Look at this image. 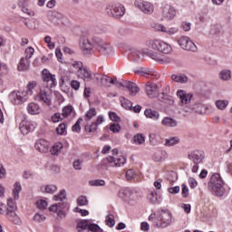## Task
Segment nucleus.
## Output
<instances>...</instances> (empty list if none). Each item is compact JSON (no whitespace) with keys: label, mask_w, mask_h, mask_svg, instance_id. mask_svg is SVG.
Masks as SVG:
<instances>
[{"label":"nucleus","mask_w":232,"mask_h":232,"mask_svg":"<svg viewBox=\"0 0 232 232\" xmlns=\"http://www.w3.org/2000/svg\"><path fill=\"white\" fill-rule=\"evenodd\" d=\"M158 101L166 106H173L175 104V100L173 96L168 94L167 92H159L156 96Z\"/></svg>","instance_id":"2eb2a0df"},{"label":"nucleus","mask_w":232,"mask_h":232,"mask_svg":"<svg viewBox=\"0 0 232 232\" xmlns=\"http://www.w3.org/2000/svg\"><path fill=\"white\" fill-rule=\"evenodd\" d=\"M180 142V139L179 137H170L165 140V146L171 147V146H177Z\"/></svg>","instance_id":"58836bf2"},{"label":"nucleus","mask_w":232,"mask_h":232,"mask_svg":"<svg viewBox=\"0 0 232 232\" xmlns=\"http://www.w3.org/2000/svg\"><path fill=\"white\" fill-rule=\"evenodd\" d=\"M121 106L122 108H124L125 110H131L133 103L131 102V101L122 97V99L121 100Z\"/></svg>","instance_id":"49530a36"},{"label":"nucleus","mask_w":232,"mask_h":232,"mask_svg":"<svg viewBox=\"0 0 232 232\" xmlns=\"http://www.w3.org/2000/svg\"><path fill=\"white\" fill-rule=\"evenodd\" d=\"M42 79L44 82H46V88L49 90L57 86V79L55 78V74H52L48 69H44L42 71Z\"/></svg>","instance_id":"6e6552de"},{"label":"nucleus","mask_w":232,"mask_h":232,"mask_svg":"<svg viewBox=\"0 0 232 232\" xmlns=\"http://www.w3.org/2000/svg\"><path fill=\"white\" fill-rule=\"evenodd\" d=\"M228 104H229V102L227 100H218L216 102V106L218 110H221V111L226 110Z\"/></svg>","instance_id":"c03bdc74"},{"label":"nucleus","mask_w":232,"mask_h":232,"mask_svg":"<svg viewBox=\"0 0 232 232\" xmlns=\"http://www.w3.org/2000/svg\"><path fill=\"white\" fill-rule=\"evenodd\" d=\"M89 184L94 187H102L106 186V181L104 179H92L89 181Z\"/></svg>","instance_id":"8fccbe9b"},{"label":"nucleus","mask_w":232,"mask_h":232,"mask_svg":"<svg viewBox=\"0 0 232 232\" xmlns=\"http://www.w3.org/2000/svg\"><path fill=\"white\" fill-rule=\"evenodd\" d=\"M0 215H5L7 220L13 222V224H16V226H20L21 224V218L14 210L6 208L5 205H0Z\"/></svg>","instance_id":"0eeeda50"},{"label":"nucleus","mask_w":232,"mask_h":232,"mask_svg":"<svg viewBox=\"0 0 232 232\" xmlns=\"http://www.w3.org/2000/svg\"><path fill=\"white\" fill-rule=\"evenodd\" d=\"M106 13L108 14V15H111V17H115L116 19H119L122 17V15H124V14L126 13V9L121 4L116 3L109 5L106 8Z\"/></svg>","instance_id":"39448f33"},{"label":"nucleus","mask_w":232,"mask_h":232,"mask_svg":"<svg viewBox=\"0 0 232 232\" xmlns=\"http://www.w3.org/2000/svg\"><path fill=\"white\" fill-rule=\"evenodd\" d=\"M75 213H81L82 217H88L90 215V212L87 209H82L78 207L74 208Z\"/></svg>","instance_id":"0e129e2a"},{"label":"nucleus","mask_w":232,"mask_h":232,"mask_svg":"<svg viewBox=\"0 0 232 232\" xmlns=\"http://www.w3.org/2000/svg\"><path fill=\"white\" fill-rule=\"evenodd\" d=\"M125 86L127 87V90H129L131 97H135V95L140 92V89L135 82H125Z\"/></svg>","instance_id":"5701e85b"},{"label":"nucleus","mask_w":232,"mask_h":232,"mask_svg":"<svg viewBox=\"0 0 232 232\" xmlns=\"http://www.w3.org/2000/svg\"><path fill=\"white\" fill-rule=\"evenodd\" d=\"M205 153L203 150H193L188 152V159L191 160L194 164H200L202 163V160H204Z\"/></svg>","instance_id":"ddd939ff"},{"label":"nucleus","mask_w":232,"mask_h":232,"mask_svg":"<svg viewBox=\"0 0 232 232\" xmlns=\"http://www.w3.org/2000/svg\"><path fill=\"white\" fill-rule=\"evenodd\" d=\"M23 191V187L19 181H16L14 185L13 197L14 200H19V193Z\"/></svg>","instance_id":"2f4dec72"},{"label":"nucleus","mask_w":232,"mask_h":232,"mask_svg":"<svg viewBox=\"0 0 232 232\" xmlns=\"http://www.w3.org/2000/svg\"><path fill=\"white\" fill-rule=\"evenodd\" d=\"M109 119H111V121L113 122H121V117H119V115L113 111L109 112Z\"/></svg>","instance_id":"680f3d73"},{"label":"nucleus","mask_w":232,"mask_h":232,"mask_svg":"<svg viewBox=\"0 0 232 232\" xmlns=\"http://www.w3.org/2000/svg\"><path fill=\"white\" fill-rule=\"evenodd\" d=\"M145 92L150 99H155L159 95V85L156 83L147 82Z\"/></svg>","instance_id":"4468645a"},{"label":"nucleus","mask_w":232,"mask_h":232,"mask_svg":"<svg viewBox=\"0 0 232 232\" xmlns=\"http://www.w3.org/2000/svg\"><path fill=\"white\" fill-rule=\"evenodd\" d=\"M177 96L179 97L181 104H189L193 99V93H188L184 90H179L177 92Z\"/></svg>","instance_id":"f3484780"},{"label":"nucleus","mask_w":232,"mask_h":232,"mask_svg":"<svg viewBox=\"0 0 232 232\" xmlns=\"http://www.w3.org/2000/svg\"><path fill=\"white\" fill-rule=\"evenodd\" d=\"M144 56V53H142V51H139L137 49H133L130 55L129 58L130 59V61H133L134 63H139V61H140V59H142V57Z\"/></svg>","instance_id":"a878e982"},{"label":"nucleus","mask_w":232,"mask_h":232,"mask_svg":"<svg viewBox=\"0 0 232 232\" xmlns=\"http://www.w3.org/2000/svg\"><path fill=\"white\" fill-rule=\"evenodd\" d=\"M110 130L112 131V133H119V131H121V125L119 123H111Z\"/></svg>","instance_id":"e2e57ef3"},{"label":"nucleus","mask_w":232,"mask_h":232,"mask_svg":"<svg viewBox=\"0 0 232 232\" xmlns=\"http://www.w3.org/2000/svg\"><path fill=\"white\" fill-rule=\"evenodd\" d=\"M162 19L164 21H173L177 15V10L169 4H166L161 11Z\"/></svg>","instance_id":"9d476101"},{"label":"nucleus","mask_w":232,"mask_h":232,"mask_svg":"<svg viewBox=\"0 0 232 232\" xmlns=\"http://www.w3.org/2000/svg\"><path fill=\"white\" fill-rule=\"evenodd\" d=\"M219 78L221 81H229L231 79V71L224 69L219 72Z\"/></svg>","instance_id":"37998d69"},{"label":"nucleus","mask_w":232,"mask_h":232,"mask_svg":"<svg viewBox=\"0 0 232 232\" xmlns=\"http://www.w3.org/2000/svg\"><path fill=\"white\" fill-rule=\"evenodd\" d=\"M133 195V191L130 188H125L120 189L118 196L123 200L124 202H128L131 199V196Z\"/></svg>","instance_id":"aec40b11"},{"label":"nucleus","mask_w":232,"mask_h":232,"mask_svg":"<svg viewBox=\"0 0 232 232\" xmlns=\"http://www.w3.org/2000/svg\"><path fill=\"white\" fill-rule=\"evenodd\" d=\"M83 55L85 57H90L93 53V48H95L94 44H92L89 39L85 38L82 42V46Z\"/></svg>","instance_id":"dca6fc26"},{"label":"nucleus","mask_w":232,"mask_h":232,"mask_svg":"<svg viewBox=\"0 0 232 232\" xmlns=\"http://www.w3.org/2000/svg\"><path fill=\"white\" fill-rule=\"evenodd\" d=\"M37 86V82H29L27 84L28 91H14L9 94V99L12 104H23L28 101V95H32V90Z\"/></svg>","instance_id":"f03ea898"},{"label":"nucleus","mask_w":232,"mask_h":232,"mask_svg":"<svg viewBox=\"0 0 232 232\" xmlns=\"http://www.w3.org/2000/svg\"><path fill=\"white\" fill-rule=\"evenodd\" d=\"M146 46L152 50H158L161 53H169L171 52V46L160 40H149L146 42Z\"/></svg>","instance_id":"20e7f679"},{"label":"nucleus","mask_w":232,"mask_h":232,"mask_svg":"<svg viewBox=\"0 0 232 232\" xmlns=\"http://www.w3.org/2000/svg\"><path fill=\"white\" fill-rule=\"evenodd\" d=\"M172 81H175V82H180L181 84H184V82H188V77L184 74L177 75L173 74L171 76Z\"/></svg>","instance_id":"79ce46f5"},{"label":"nucleus","mask_w":232,"mask_h":232,"mask_svg":"<svg viewBox=\"0 0 232 232\" xmlns=\"http://www.w3.org/2000/svg\"><path fill=\"white\" fill-rule=\"evenodd\" d=\"M157 218L161 223H157V227H168L169 226H171V223L173 222L171 218V212L168 209H161V211L157 216Z\"/></svg>","instance_id":"423d86ee"},{"label":"nucleus","mask_w":232,"mask_h":232,"mask_svg":"<svg viewBox=\"0 0 232 232\" xmlns=\"http://www.w3.org/2000/svg\"><path fill=\"white\" fill-rule=\"evenodd\" d=\"M72 111H73V107H72V105L65 106L62 110V116L66 118L72 113Z\"/></svg>","instance_id":"3c124183"},{"label":"nucleus","mask_w":232,"mask_h":232,"mask_svg":"<svg viewBox=\"0 0 232 232\" xmlns=\"http://www.w3.org/2000/svg\"><path fill=\"white\" fill-rule=\"evenodd\" d=\"M133 140L136 144H144L146 138L142 135V133H138L133 137Z\"/></svg>","instance_id":"09e8293b"},{"label":"nucleus","mask_w":232,"mask_h":232,"mask_svg":"<svg viewBox=\"0 0 232 232\" xmlns=\"http://www.w3.org/2000/svg\"><path fill=\"white\" fill-rule=\"evenodd\" d=\"M162 126H166L167 128H177L179 125V122L177 120L171 118V117H165L161 121Z\"/></svg>","instance_id":"b1692460"},{"label":"nucleus","mask_w":232,"mask_h":232,"mask_svg":"<svg viewBox=\"0 0 232 232\" xmlns=\"http://www.w3.org/2000/svg\"><path fill=\"white\" fill-rule=\"evenodd\" d=\"M37 123L30 121H22L20 123V131L23 135H28L31 131H34Z\"/></svg>","instance_id":"f8f14e48"},{"label":"nucleus","mask_w":232,"mask_h":232,"mask_svg":"<svg viewBox=\"0 0 232 232\" xmlns=\"http://www.w3.org/2000/svg\"><path fill=\"white\" fill-rule=\"evenodd\" d=\"M98 127H99V125L97 123H95L94 121H92L91 124L85 125L84 130L88 133H94V131H97Z\"/></svg>","instance_id":"a18cd8bd"},{"label":"nucleus","mask_w":232,"mask_h":232,"mask_svg":"<svg viewBox=\"0 0 232 232\" xmlns=\"http://www.w3.org/2000/svg\"><path fill=\"white\" fill-rule=\"evenodd\" d=\"M63 150V143L61 142H56L54 143V146L52 147V149L50 150L52 155H59V153H61Z\"/></svg>","instance_id":"ea45409f"},{"label":"nucleus","mask_w":232,"mask_h":232,"mask_svg":"<svg viewBox=\"0 0 232 232\" xmlns=\"http://www.w3.org/2000/svg\"><path fill=\"white\" fill-rule=\"evenodd\" d=\"M155 162H164L168 159V152L166 150H158L152 156Z\"/></svg>","instance_id":"4be33fe9"},{"label":"nucleus","mask_w":232,"mask_h":232,"mask_svg":"<svg viewBox=\"0 0 232 232\" xmlns=\"http://www.w3.org/2000/svg\"><path fill=\"white\" fill-rule=\"evenodd\" d=\"M68 202L59 203V210L57 212L58 218H66V211H68Z\"/></svg>","instance_id":"393cba45"},{"label":"nucleus","mask_w":232,"mask_h":232,"mask_svg":"<svg viewBox=\"0 0 232 232\" xmlns=\"http://www.w3.org/2000/svg\"><path fill=\"white\" fill-rule=\"evenodd\" d=\"M190 108L192 111H195V113H198L199 115H202V113H204V110H206V107L204 106V104L200 102L191 105Z\"/></svg>","instance_id":"e433bc0d"},{"label":"nucleus","mask_w":232,"mask_h":232,"mask_svg":"<svg viewBox=\"0 0 232 232\" xmlns=\"http://www.w3.org/2000/svg\"><path fill=\"white\" fill-rule=\"evenodd\" d=\"M135 7L139 8L143 14H147L148 15L153 14V5L151 3L144 1V0H136Z\"/></svg>","instance_id":"9b49d317"},{"label":"nucleus","mask_w":232,"mask_h":232,"mask_svg":"<svg viewBox=\"0 0 232 232\" xmlns=\"http://www.w3.org/2000/svg\"><path fill=\"white\" fill-rule=\"evenodd\" d=\"M72 166L74 169H82V160H74Z\"/></svg>","instance_id":"338daca9"},{"label":"nucleus","mask_w":232,"mask_h":232,"mask_svg":"<svg viewBox=\"0 0 232 232\" xmlns=\"http://www.w3.org/2000/svg\"><path fill=\"white\" fill-rule=\"evenodd\" d=\"M135 73L142 75V77H146V75H151V77H154L155 75V72H153V69H148L144 67H141L140 69L136 71Z\"/></svg>","instance_id":"473e14b6"},{"label":"nucleus","mask_w":232,"mask_h":232,"mask_svg":"<svg viewBox=\"0 0 232 232\" xmlns=\"http://www.w3.org/2000/svg\"><path fill=\"white\" fill-rule=\"evenodd\" d=\"M34 148L37 151H40V153H48V150H50V142L44 139H40L35 142Z\"/></svg>","instance_id":"a211bd4d"},{"label":"nucleus","mask_w":232,"mask_h":232,"mask_svg":"<svg viewBox=\"0 0 232 232\" xmlns=\"http://www.w3.org/2000/svg\"><path fill=\"white\" fill-rule=\"evenodd\" d=\"M181 195L183 198H188V195H189V188L186 184L181 185Z\"/></svg>","instance_id":"bf43d9fd"},{"label":"nucleus","mask_w":232,"mask_h":232,"mask_svg":"<svg viewBox=\"0 0 232 232\" xmlns=\"http://www.w3.org/2000/svg\"><path fill=\"white\" fill-rule=\"evenodd\" d=\"M95 116H97V111L95 108L91 107L85 113V121H90Z\"/></svg>","instance_id":"a19ab883"},{"label":"nucleus","mask_w":232,"mask_h":232,"mask_svg":"<svg viewBox=\"0 0 232 232\" xmlns=\"http://www.w3.org/2000/svg\"><path fill=\"white\" fill-rule=\"evenodd\" d=\"M149 139H150V143L152 146H159V144H160V136L159 134H155V133H150L149 135Z\"/></svg>","instance_id":"c9c22d12"},{"label":"nucleus","mask_w":232,"mask_h":232,"mask_svg":"<svg viewBox=\"0 0 232 232\" xmlns=\"http://www.w3.org/2000/svg\"><path fill=\"white\" fill-rule=\"evenodd\" d=\"M91 232H102L103 230L101 227L95 223H89V227L87 228Z\"/></svg>","instance_id":"603ef678"},{"label":"nucleus","mask_w":232,"mask_h":232,"mask_svg":"<svg viewBox=\"0 0 232 232\" xmlns=\"http://www.w3.org/2000/svg\"><path fill=\"white\" fill-rule=\"evenodd\" d=\"M89 226H90L89 219H82V220L78 221V223H77V230L79 232L84 231V230L88 229Z\"/></svg>","instance_id":"72a5a7b5"},{"label":"nucleus","mask_w":232,"mask_h":232,"mask_svg":"<svg viewBox=\"0 0 232 232\" xmlns=\"http://www.w3.org/2000/svg\"><path fill=\"white\" fill-rule=\"evenodd\" d=\"M7 206L10 208L9 211H14L15 213V209H17V205L15 204V200L12 198L7 199Z\"/></svg>","instance_id":"6e6d98bb"},{"label":"nucleus","mask_w":232,"mask_h":232,"mask_svg":"<svg viewBox=\"0 0 232 232\" xmlns=\"http://www.w3.org/2000/svg\"><path fill=\"white\" fill-rule=\"evenodd\" d=\"M27 111L30 115H39L41 113V107L35 102H31L27 105Z\"/></svg>","instance_id":"bb28decb"},{"label":"nucleus","mask_w":232,"mask_h":232,"mask_svg":"<svg viewBox=\"0 0 232 232\" xmlns=\"http://www.w3.org/2000/svg\"><path fill=\"white\" fill-rule=\"evenodd\" d=\"M53 200H55L56 202H59V204H63V202H66L64 200H66V190L65 189H62L58 194L53 196Z\"/></svg>","instance_id":"f704fd0d"},{"label":"nucleus","mask_w":232,"mask_h":232,"mask_svg":"<svg viewBox=\"0 0 232 232\" xmlns=\"http://www.w3.org/2000/svg\"><path fill=\"white\" fill-rule=\"evenodd\" d=\"M168 191L171 195H177L178 193H180V187L179 186H176V187L168 188Z\"/></svg>","instance_id":"69168bd1"},{"label":"nucleus","mask_w":232,"mask_h":232,"mask_svg":"<svg viewBox=\"0 0 232 232\" xmlns=\"http://www.w3.org/2000/svg\"><path fill=\"white\" fill-rule=\"evenodd\" d=\"M43 193H49L50 195H53L57 191V186L55 185H45L41 188Z\"/></svg>","instance_id":"4c0bfd02"},{"label":"nucleus","mask_w":232,"mask_h":232,"mask_svg":"<svg viewBox=\"0 0 232 232\" xmlns=\"http://www.w3.org/2000/svg\"><path fill=\"white\" fill-rule=\"evenodd\" d=\"M148 200L150 202V204H160L162 202V197L157 192L151 191L148 195Z\"/></svg>","instance_id":"cd10ccee"},{"label":"nucleus","mask_w":232,"mask_h":232,"mask_svg":"<svg viewBox=\"0 0 232 232\" xmlns=\"http://www.w3.org/2000/svg\"><path fill=\"white\" fill-rule=\"evenodd\" d=\"M56 131L58 135H64V133H66V124L60 123L59 126L56 128Z\"/></svg>","instance_id":"4d7b16f0"},{"label":"nucleus","mask_w":232,"mask_h":232,"mask_svg":"<svg viewBox=\"0 0 232 232\" xmlns=\"http://www.w3.org/2000/svg\"><path fill=\"white\" fill-rule=\"evenodd\" d=\"M144 115L147 119H151L152 121H159L160 119V113L151 109L145 110Z\"/></svg>","instance_id":"c85d7f7f"},{"label":"nucleus","mask_w":232,"mask_h":232,"mask_svg":"<svg viewBox=\"0 0 232 232\" xmlns=\"http://www.w3.org/2000/svg\"><path fill=\"white\" fill-rule=\"evenodd\" d=\"M105 222L106 226H108L109 227H113L115 226V218L113 217V214H109L106 217Z\"/></svg>","instance_id":"de8ad7c7"},{"label":"nucleus","mask_w":232,"mask_h":232,"mask_svg":"<svg viewBox=\"0 0 232 232\" xmlns=\"http://www.w3.org/2000/svg\"><path fill=\"white\" fill-rule=\"evenodd\" d=\"M34 220L35 222H44V220H46V217L41 214H35L34 217Z\"/></svg>","instance_id":"774afa93"},{"label":"nucleus","mask_w":232,"mask_h":232,"mask_svg":"<svg viewBox=\"0 0 232 232\" xmlns=\"http://www.w3.org/2000/svg\"><path fill=\"white\" fill-rule=\"evenodd\" d=\"M178 44H179L182 50H186L187 52H197L198 50L195 43H193V41H191L188 36H181L178 40Z\"/></svg>","instance_id":"1a4fd4ad"},{"label":"nucleus","mask_w":232,"mask_h":232,"mask_svg":"<svg viewBox=\"0 0 232 232\" xmlns=\"http://www.w3.org/2000/svg\"><path fill=\"white\" fill-rule=\"evenodd\" d=\"M34 53H35V50L32 46L25 49V53H25V60L30 61V59H32V56L34 55Z\"/></svg>","instance_id":"5fc2aeb1"},{"label":"nucleus","mask_w":232,"mask_h":232,"mask_svg":"<svg viewBox=\"0 0 232 232\" xmlns=\"http://www.w3.org/2000/svg\"><path fill=\"white\" fill-rule=\"evenodd\" d=\"M106 160L109 164H114L116 168H121V166H124V164H126V157L124 156H121L120 158L109 156Z\"/></svg>","instance_id":"6ab92c4d"},{"label":"nucleus","mask_w":232,"mask_h":232,"mask_svg":"<svg viewBox=\"0 0 232 232\" xmlns=\"http://www.w3.org/2000/svg\"><path fill=\"white\" fill-rule=\"evenodd\" d=\"M92 41L94 43V48L99 52L100 53H102L103 55H111L113 53V47L102 38H99L97 36L92 37Z\"/></svg>","instance_id":"7ed1b4c3"},{"label":"nucleus","mask_w":232,"mask_h":232,"mask_svg":"<svg viewBox=\"0 0 232 232\" xmlns=\"http://www.w3.org/2000/svg\"><path fill=\"white\" fill-rule=\"evenodd\" d=\"M78 206H88V198L86 196H80L77 198Z\"/></svg>","instance_id":"13d9d810"},{"label":"nucleus","mask_w":232,"mask_h":232,"mask_svg":"<svg viewBox=\"0 0 232 232\" xmlns=\"http://www.w3.org/2000/svg\"><path fill=\"white\" fill-rule=\"evenodd\" d=\"M78 75L82 79H84V81H92V79H93L90 71L84 67H82V70L78 71Z\"/></svg>","instance_id":"c756f323"},{"label":"nucleus","mask_w":232,"mask_h":232,"mask_svg":"<svg viewBox=\"0 0 232 232\" xmlns=\"http://www.w3.org/2000/svg\"><path fill=\"white\" fill-rule=\"evenodd\" d=\"M29 68H30V62L28 60H26V62H25L24 57H22L20 59V63L17 66L18 71L19 72H26V71H28Z\"/></svg>","instance_id":"7c9ffc66"},{"label":"nucleus","mask_w":232,"mask_h":232,"mask_svg":"<svg viewBox=\"0 0 232 232\" xmlns=\"http://www.w3.org/2000/svg\"><path fill=\"white\" fill-rule=\"evenodd\" d=\"M36 206L38 209H46V208H48V202H46V200L41 199L36 202Z\"/></svg>","instance_id":"052dcab7"},{"label":"nucleus","mask_w":232,"mask_h":232,"mask_svg":"<svg viewBox=\"0 0 232 232\" xmlns=\"http://www.w3.org/2000/svg\"><path fill=\"white\" fill-rule=\"evenodd\" d=\"M82 122V118H79L75 124L72 127V131L75 133H81V123Z\"/></svg>","instance_id":"864d4df0"},{"label":"nucleus","mask_w":232,"mask_h":232,"mask_svg":"<svg viewBox=\"0 0 232 232\" xmlns=\"http://www.w3.org/2000/svg\"><path fill=\"white\" fill-rule=\"evenodd\" d=\"M208 188L215 197H224L226 194V183L222 180L220 174L214 173L208 182Z\"/></svg>","instance_id":"f257e3e1"},{"label":"nucleus","mask_w":232,"mask_h":232,"mask_svg":"<svg viewBox=\"0 0 232 232\" xmlns=\"http://www.w3.org/2000/svg\"><path fill=\"white\" fill-rule=\"evenodd\" d=\"M142 53L144 55H147V57H150V59H153V61H157V63H162V58L160 57V54L150 50V49H142Z\"/></svg>","instance_id":"412c9836"}]
</instances>
